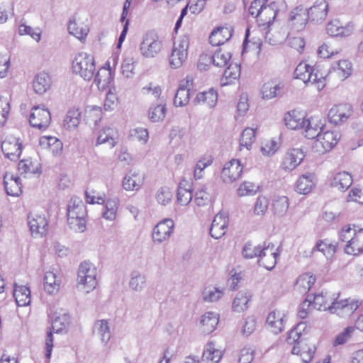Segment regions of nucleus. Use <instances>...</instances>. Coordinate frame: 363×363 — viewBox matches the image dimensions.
I'll list each match as a JSON object with an SVG mask.
<instances>
[{"label":"nucleus","mask_w":363,"mask_h":363,"mask_svg":"<svg viewBox=\"0 0 363 363\" xmlns=\"http://www.w3.org/2000/svg\"><path fill=\"white\" fill-rule=\"evenodd\" d=\"M105 211L103 212L102 216L106 220H113L116 216L118 209V201L116 199H108L106 201Z\"/></svg>","instance_id":"obj_56"},{"label":"nucleus","mask_w":363,"mask_h":363,"mask_svg":"<svg viewBox=\"0 0 363 363\" xmlns=\"http://www.w3.org/2000/svg\"><path fill=\"white\" fill-rule=\"evenodd\" d=\"M67 223L70 228L77 232L86 230V210L83 201L77 197L70 199L67 208Z\"/></svg>","instance_id":"obj_1"},{"label":"nucleus","mask_w":363,"mask_h":363,"mask_svg":"<svg viewBox=\"0 0 363 363\" xmlns=\"http://www.w3.org/2000/svg\"><path fill=\"white\" fill-rule=\"evenodd\" d=\"M155 198L159 203L165 206L171 201L172 193L168 187H161L158 189Z\"/></svg>","instance_id":"obj_64"},{"label":"nucleus","mask_w":363,"mask_h":363,"mask_svg":"<svg viewBox=\"0 0 363 363\" xmlns=\"http://www.w3.org/2000/svg\"><path fill=\"white\" fill-rule=\"evenodd\" d=\"M232 35V28H218L211 33L209 36V42L213 46H218L228 41L231 38Z\"/></svg>","instance_id":"obj_24"},{"label":"nucleus","mask_w":363,"mask_h":363,"mask_svg":"<svg viewBox=\"0 0 363 363\" xmlns=\"http://www.w3.org/2000/svg\"><path fill=\"white\" fill-rule=\"evenodd\" d=\"M218 323V314L214 312H207L202 315L201 324L203 327V332L209 334L212 333Z\"/></svg>","instance_id":"obj_40"},{"label":"nucleus","mask_w":363,"mask_h":363,"mask_svg":"<svg viewBox=\"0 0 363 363\" xmlns=\"http://www.w3.org/2000/svg\"><path fill=\"white\" fill-rule=\"evenodd\" d=\"M303 306H313L314 308L321 311L328 309L329 304L328 303L325 296L323 293L318 294L314 296L308 295L306 300L303 301Z\"/></svg>","instance_id":"obj_43"},{"label":"nucleus","mask_w":363,"mask_h":363,"mask_svg":"<svg viewBox=\"0 0 363 363\" xmlns=\"http://www.w3.org/2000/svg\"><path fill=\"white\" fill-rule=\"evenodd\" d=\"M341 135L338 131H323L314 142L313 149L319 155L324 154L331 150L338 143Z\"/></svg>","instance_id":"obj_6"},{"label":"nucleus","mask_w":363,"mask_h":363,"mask_svg":"<svg viewBox=\"0 0 363 363\" xmlns=\"http://www.w3.org/2000/svg\"><path fill=\"white\" fill-rule=\"evenodd\" d=\"M189 46V38L187 35H182L174 42V47L169 57L170 66L177 69L180 67L186 61Z\"/></svg>","instance_id":"obj_5"},{"label":"nucleus","mask_w":363,"mask_h":363,"mask_svg":"<svg viewBox=\"0 0 363 363\" xmlns=\"http://www.w3.org/2000/svg\"><path fill=\"white\" fill-rule=\"evenodd\" d=\"M21 143L19 139L13 137H7L1 143V150L6 157L11 160H17L21 154Z\"/></svg>","instance_id":"obj_14"},{"label":"nucleus","mask_w":363,"mask_h":363,"mask_svg":"<svg viewBox=\"0 0 363 363\" xmlns=\"http://www.w3.org/2000/svg\"><path fill=\"white\" fill-rule=\"evenodd\" d=\"M228 225V218L223 213L214 217L210 228V234L215 239L220 238L225 233Z\"/></svg>","instance_id":"obj_19"},{"label":"nucleus","mask_w":363,"mask_h":363,"mask_svg":"<svg viewBox=\"0 0 363 363\" xmlns=\"http://www.w3.org/2000/svg\"><path fill=\"white\" fill-rule=\"evenodd\" d=\"M135 60L132 55H125L121 65V73L125 78H132L134 74Z\"/></svg>","instance_id":"obj_52"},{"label":"nucleus","mask_w":363,"mask_h":363,"mask_svg":"<svg viewBox=\"0 0 363 363\" xmlns=\"http://www.w3.org/2000/svg\"><path fill=\"white\" fill-rule=\"evenodd\" d=\"M143 183V174L135 171H130L123 178V187L126 191H138Z\"/></svg>","instance_id":"obj_22"},{"label":"nucleus","mask_w":363,"mask_h":363,"mask_svg":"<svg viewBox=\"0 0 363 363\" xmlns=\"http://www.w3.org/2000/svg\"><path fill=\"white\" fill-rule=\"evenodd\" d=\"M305 119L301 113L295 110L286 113L284 117L286 126L291 130L301 129Z\"/></svg>","instance_id":"obj_25"},{"label":"nucleus","mask_w":363,"mask_h":363,"mask_svg":"<svg viewBox=\"0 0 363 363\" xmlns=\"http://www.w3.org/2000/svg\"><path fill=\"white\" fill-rule=\"evenodd\" d=\"M334 71L337 72L340 77L343 79L347 78L352 73V63L347 60H342L337 62L336 66L333 67Z\"/></svg>","instance_id":"obj_55"},{"label":"nucleus","mask_w":363,"mask_h":363,"mask_svg":"<svg viewBox=\"0 0 363 363\" xmlns=\"http://www.w3.org/2000/svg\"><path fill=\"white\" fill-rule=\"evenodd\" d=\"M337 245L329 242L328 240H319L311 251V255L315 252H322L327 258L332 257L337 251Z\"/></svg>","instance_id":"obj_29"},{"label":"nucleus","mask_w":363,"mask_h":363,"mask_svg":"<svg viewBox=\"0 0 363 363\" xmlns=\"http://www.w3.org/2000/svg\"><path fill=\"white\" fill-rule=\"evenodd\" d=\"M94 82L99 89H104L112 81L111 72L109 69L101 67L94 75Z\"/></svg>","instance_id":"obj_39"},{"label":"nucleus","mask_w":363,"mask_h":363,"mask_svg":"<svg viewBox=\"0 0 363 363\" xmlns=\"http://www.w3.org/2000/svg\"><path fill=\"white\" fill-rule=\"evenodd\" d=\"M81 113L79 109L72 108L67 111L64 119V127L67 130L76 128L80 123Z\"/></svg>","instance_id":"obj_48"},{"label":"nucleus","mask_w":363,"mask_h":363,"mask_svg":"<svg viewBox=\"0 0 363 363\" xmlns=\"http://www.w3.org/2000/svg\"><path fill=\"white\" fill-rule=\"evenodd\" d=\"M315 351L314 345H309L306 340H301L298 342V345H294L291 352L300 356L304 363H308L312 360Z\"/></svg>","instance_id":"obj_21"},{"label":"nucleus","mask_w":363,"mask_h":363,"mask_svg":"<svg viewBox=\"0 0 363 363\" xmlns=\"http://www.w3.org/2000/svg\"><path fill=\"white\" fill-rule=\"evenodd\" d=\"M307 9L303 6H298L294 9L289 14V21L297 30H302L308 21Z\"/></svg>","instance_id":"obj_17"},{"label":"nucleus","mask_w":363,"mask_h":363,"mask_svg":"<svg viewBox=\"0 0 363 363\" xmlns=\"http://www.w3.org/2000/svg\"><path fill=\"white\" fill-rule=\"evenodd\" d=\"M50 121V113L44 106H36L32 108L29 122L33 127L45 130L49 126Z\"/></svg>","instance_id":"obj_9"},{"label":"nucleus","mask_w":363,"mask_h":363,"mask_svg":"<svg viewBox=\"0 0 363 363\" xmlns=\"http://www.w3.org/2000/svg\"><path fill=\"white\" fill-rule=\"evenodd\" d=\"M306 329V323L305 322H300L294 328H292L286 338V341L289 345L294 344L298 345V342L301 340L304 341V333Z\"/></svg>","instance_id":"obj_41"},{"label":"nucleus","mask_w":363,"mask_h":363,"mask_svg":"<svg viewBox=\"0 0 363 363\" xmlns=\"http://www.w3.org/2000/svg\"><path fill=\"white\" fill-rule=\"evenodd\" d=\"M323 125L314 118L305 119L304 125L301 128L303 130L306 138L308 139L318 138L323 130Z\"/></svg>","instance_id":"obj_26"},{"label":"nucleus","mask_w":363,"mask_h":363,"mask_svg":"<svg viewBox=\"0 0 363 363\" xmlns=\"http://www.w3.org/2000/svg\"><path fill=\"white\" fill-rule=\"evenodd\" d=\"M28 223L32 234L44 235L48 231V222L45 217L40 215H29Z\"/></svg>","instance_id":"obj_20"},{"label":"nucleus","mask_w":363,"mask_h":363,"mask_svg":"<svg viewBox=\"0 0 363 363\" xmlns=\"http://www.w3.org/2000/svg\"><path fill=\"white\" fill-rule=\"evenodd\" d=\"M304 157V153L301 149L294 148L288 150L283 159L282 168L288 171L294 169L302 162Z\"/></svg>","instance_id":"obj_16"},{"label":"nucleus","mask_w":363,"mask_h":363,"mask_svg":"<svg viewBox=\"0 0 363 363\" xmlns=\"http://www.w3.org/2000/svg\"><path fill=\"white\" fill-rule=\"evenodd\" d=\"M192 200L191 186L187 181H181L177 189V201L182 206H186Z\"/></svg>","instance_id":"obj_36"},{"label":"nucleus","mask_w":363,"mask_h":363,"mask_svg":"<svg viewBox=\"0 0 363 363\" xmlns=\"http://www.w3.org/2000/svg\"><path fill=\"white\" fill-rule=\"evenodd\" d=\"M190 98V92L185 89H178L174 99V104L177 107L184 106L188 104Z\"/></svg>","instance_id":"obj_62"},{"label":"nucleus","mask_w":363,"mask_h":363,"mask_svg":"<svg viewBox=\"0 0 363 363\" xmlns=\"http://www.w3.org/2000/svg\"><path fill=\"white\" fill-rule=\"evenodd\" d=\"M272 208L274 214L283 216L289 208V200L286 196H278L273 200Z\"/></svg>","instance_id":"obj_53"},{"label":"nucleus","mask_w":363,"mask_h":363,"mask_svg":"<svg viewBox=\"0 0 363 363\" xmlns=\"http://www.w3.org/2000/svg\"><path fill=\"white\" fill-rule=\"evenodd\" d=\"M116 130L111 127H105L101 129L97 137L96 145L108 143L110 147H113L116 143Z\"/></svg>","instance_id":"obj_35"},{"label":"nucleus","mask_w":363,"mask_h":363,"mask_svg":"<svg viewBox=\"0 0 363 363\" xmlns=\"http://www.w3.org/2000/svg\"><path fill=\"white\" fill-rule=\"evenodd\" d=\"M223 295V291L216 287L206 288L203 292V300L207 302L217 301Z\"/></svg>","instance_id":"obj_60"},{"label":"nucleus","mask_w":363,"mask_h":363,"mask_svg":"<svg viewBox=\"0 0 363 363\" xmlns=\"http://www.w3.org/2000/svg\"><path fill=\"white\" fill-rule=\"evenodd\" d=\"M326 30L331 36H348L352 32V27L342 26L339 21L334 20L328 23Z\"/></svg>","instance_id":"obj_31"},{"label":"nucleus","mask_w":363,"mask_h":363,"mask_svg":"<svg viewBox=\"0 0 363 363\" xmlns=\"http://www.w3.org/2000/svg\"><path fill=\"white\" fill-rule=\"evenodd\" d=\"M223 352L216 347L213 342L206 344L203 352L202 359L208 363H218L222 358Z\"/></svg>","instance_id":"obj_30"},{"label":"nucleus","mask_w":363,"mask_h":363,"mask_svg":"<svg viewBox=\"0 0 363 363\" xmlns=\"http://www.w3.org/2000/svg\"><path fill=\"white\" fill-rule=\"evenodd\" d=\"M353 114L352 105L341 104L332 107L328 112L330 121L335 125L345 123Z\"/></svg>","instance_id":"obj_12"},{"label":"nucleus","mask_w":363,"mask_h":363,"mask_svg":"<svg viewBox=\"0 0 363 363\" xmlns=\"http://www.w3.org/2000/svg\"><path fill=\"white\" fill-rule=\"evenodd\" d=\"M251 296V294L247 291L238 292L233 302V310L238 313L246 310Z\"/></svg>","instance_id":"obj_42"},{"label":"nucleus","mask_w":363,"mask_h":363,"mask_svg":"<svg viewBox=\"0 0 363 363\" xmlns=\"http://www.w3.org/2000/svg\"><path fill=\"white\" fill-rule=\"evenodd\" d=\"M315 184L312 174H306L301 176L296 183V191L301 194H307L311 191Z\"/></svg>","instance_id":"obj_27"},{"label":"nucleus","mask_w":363,"mask_h":363,"mask_svg":"<svg viewBox=\"0 0 363 363\" xmlns=\"http://www.w3.org/2000/svg\"><path fill=\"white\" fill-rule=\"evenodd\" d=\"M328 4L325 0H317L314 4L307 9L308 18L315 23H321L327 17Z\"/></svg>","instance_id":"obj_15"},{"label":"nucleus","mask_w":363,"mask_h":363,"mask_svg":"<svg viewBox=\"0 0 363 363\" xmlns=\"http://www.w3.org/2000/svg\"><path fill=\"white\" fill-rule=\"evenodd\" d=\"M266 0H254L249 8L250 14L254 17L257 18V21H259L262 25H264L267 23H270L273 18L269 17V18H263L264 14H270L276 16V12L267 5H265Z\"/></svg>","instance_id":"obj_11"},{"label":"nucleus","mask_w":363,"mask_h":363,"mask_svg":"<svg viewBox=\"0 0 363 363\" xmlns=\"http://www.w3.org/2000/svg\"><path fill=\"white\" fill-rule=\"evenodd\" d=\"M60 280L52 272H47L44 276V289L49 294H54L59 290Z\"/></svg>","instance_id":"obj_46"},{"label":"nucleus","mask_w":363,"mask_h":363,"mask_svg":"<svg viewBox=\"0 0 363 363\" xmlns=\"http://www.w3.org/2000/svg\"><path fill=\"white\" fill-rule=\"evenodd\" d=\"M72 69L74 74L79 75L86 81H90L96 71L93 56L86 52L77 54L72 60Z\"/></svg>","instance_id":"obj_4"},{"label":"nucleus","mask_w":363,"mask_h":363,"mask_svg":"<svg viewBox=\"0 0 363 363\" xmlns=\"http://www.w3.org/2000/svg\"><path fill=\"white\" fill-rule=\"evenodd\" d=\"M97 272L96 267L90 262H82L78 268L77 288L88 294L93 291L96 285Z\"/></svg>","instance_id":"obj_3"},{"label":"nucleus","mask_w":363,"mask_h":363,"mask_svg":"<svg viewBox=\"0 0 363 363\" xmlns=\"http://www.w3.org/2000/svg\"><path fill=\"white\" fill-rule=\"evenodd\" d=\"M94 331L101 337L103 342L107 343L111 338V331L106 320H99L94 323Z\"/></svg>","instance_id":"obj_49"},{"label":"nucleus","mask_w":363,"mask_h":363,"mask_svg":"<svg viewBox=\"0 0 363 363\" xmlns=\"http://www.w3.org/2000/svg\"><path fill=\"white\" fill-rule=\"evenodd\" d=\"M352 181V177L349 172H341L334 176L331 182V185L342 191H345L350 187Z\"/></svg>","instance_id":"obj_32"},{"label":"nucleus","mask_w":363,"mask_h":363,"mask_svg":"<svg viewBox=\"0 0 363 363\" xmlns=\"http://www.w3.org/2000/svg\"><path fill=\"white\" fill-rule=\"evenodd\" d=\"M231 58V53L228 51H225L222 49H218L214 54L210 57L214 65L217 67H224L230 61Z\"/></svg>","instance_id":"obj_54"},{"label":"nucleus","mask_w":363,"mask_h":363,"mask_svg":"<svg viewBox=\"0 0 363 363\" xmlns=\"http://www.w3.org/2000/svg\"><path fill=\"white\" fill-rule=\"evenodd\" d=\"M213 157L210 155H204L199 159L194 169V177L195 179H200L203 177V170L213 163Z\"/></svg>","instance_id":"obj_51"},{"label":"nucleus","mask_w":363,"mask_h":363,"mask_svg":"<svg viewBox=\"0 0 363 363\" xmlns=\"http://www.w3.org/2000/svg\"><path fill=\"white\" fill-rule=\"evenodd\" d=\"M315 281V277L309 274L306 273L300 275L296 280L295 289L301 294L308 292Z\"/></svg>","instance_id":"obj_38"},{"label":"nucleus","mask_w":363,"mask_h":363,"mask_svg":"<svg viewBox=\"0 0 363 363\" xmlns=\"http://www.w3.org/2000/svg\"><path fill=\"white\" fill-rule=\"evenodd\" d=\"M166 108L164 105L158 104L150 108L148 112L149 118L152 122L162 120L165 116Z\"/></svg>","instance_id":"obj_58"},{"label":"nucleus","mask_w":363,"mask_h":363,"mask_svg":"<svg viewBox=\"0 0 363 363\" xmlns=\"http://www.w3.org/2000/svg\"><path fill=\"white\" fill-rule=\"evenodd\" d=\"M67 29L69 34L75 36L79 40L84 39L87 35V29L79 28L74 19L69 20Z\"/></svg>","instance_id":"obj_63"},{"label":"nucleus","mask_w":363,"mask_h":363,"mask_svg":"<svg viewBox=\"0 0 363 363\" xmlns=\"http://www.w3.org/2000/svg\"><path fill=\"white\" fill-rule=\"evenodd\" d=\"M284 84L282 82L269 81L264 83L261 89L262 97L263 99L269 100L283 95Z\"/></svg>","instance_id":"obj_18"},{"label":"nucleus","mask_w":363,"mask_h":363,"mask_svg":"<svg viewBox=\"0 0 363 363\" xmlns=\"http://www.w3.org/2000/svg\"><path fill=\"white\" fill-rule=\"evenodd\" d=\"M262 250V245L253 247L251 243H246L242 250V254L245 259H252L259 257V254Z\"/></svg>","instance_id":"obj_61"},{"label":"nucleus","mask_w":363,"mask_h":363,"mask_svg":"<svg viewBox=\"0 0 363 363\" xmlns=\"http://www.w3.org/2000/svg\"><path fill=\"white\" fill-rule=\"evenodd\" d=\"M354 228L356 226L354 225ZM363 232V228H360L357 230L355 228L353 229V236L348 240V243L345 246V252L348 255H359L363 253V247H359L358 245V239L356 237L357 233Z\"/></svg>","instance_id":"obj_47"},{"label":"nucleus","mask_w":363,"mask_h":363,"mask_svg":"<svg viewBox=\"0 0 363 363\" xmlns=\"http://www.w3.org/2000/svg\"><path fill=\"white\" fill-rule=\"evenodd\" d=\"M162 48V43L155 32L150 31L143 35L140 45L143 56L147 58L154 57L159 54Z\"/></svg>","instance_id":"obj_7"},{"label":"nucleus","mask_w":363,"mask_h":363,"mask_svg":"<svg viewBox=\"0 0 363 363\" xmlns=\"http://www.w3.org/2000/svg\"><path fill=\"white\" fill-rule=\"evenodd\" d=\"M294 75L296 79L302 80L305 84H314L318 91L325 86L327 74L310 67L306 63H299L294 71Z\"/></svg>","instance_id":"obj_2"},{"label":"nucleus","mask_w":363,"mask_h":363,"mask_svg":"<svg viewBox=\"0 0 363 363\" xmlns=\"http://www.w3.org/2000/svg\"><path fill=\"white\" fill-rule=\"evenodd\" d=\"M70 323L69 315L65 312L61 311L55 313L53 315L52 328L55 333H60L65 329Z\"/></svg>","instance_id":"obj_45"},{"label":"nucleus","mask_w":363,"mask_h":363,"mask_svg":"<svg viewBox=\"0 0 363 363\" xmlns=\"http://www.w3.org/2000/svg\"><path fill=\"white\" fill-rule=\"evenodd\" d=\"M174 223L170 218L159 222L153 228L152 238L155 243L160 244L167 241L173 233Z\"/></svg>","instance_id":"obj_8"},{"label":"nucleus","mask_w":363,"mask_h":363,"mask_svg":"<svg viewBox=\"0 0 363 363\" xmlns=\"http://www.w3.org/2000/svg\"><path fill=\"white\" fill-rule=\"evenodd\" d=\"M255 140V129L247 128L242 133L240 145L241 147H245L247 150H250Z\"/></svg>","instance_id":"obj_57"},{"label":"nucleus","mask_w":363,"mask_h":363,"mask_svg":"<svg viewBox=\"0 0 363 363\" xmlns=\"http://www.w3.org/2000/svg\"><path fill=\"white\" fill-rule=\"evenodd\" d=\"M242 165L238 159L226 162L221 171V178L225 183H232L240 179L242 173Z\"/></svg>","instance_id":"obj_13"},{"label":"nucleus","mask_w":363,"mask_h":363,"mask_svg":"<svg viewBox=\"0 0 363 363\" xmlns=\"http://www.w3.org/2000/svg\"><path fill=\"white\" fill-rule=\"evenodd\" d=\"M13 296L18 306H26L30 302V291L26 286L14 284Z\"/></svg>","instance_id":"obj_34"},{"label":"nucleus","mask_w":363,"mask_h":363,"mask_svg":"<svg viewBox=\"0 0 363 363\" xmlns=\"http://www.w3.org/2000/svg\"><path fill=\"white\" fill-rule=\"evenodd\" d=\"M50 84L51 80L48 74L40 72L35 76L33 87L35 93L43 94L49 89Z\"/></svg>","instance_id":"obj_33"},{"label":"nucleus","mask_w":363,"mask_h":363,"mask_svg":"<svg viewBox=\"0 0 363 363\" xmlns=\"http://www.w3.org/2000/svg\"><path fill=\"white\" fill-rule=\"evenodd\" d=\"M217 101V92L214 89H211L208 91L199 93L194 99V103L196 104H203L208 106L209 108H213L216 106Z\"/></svg>","instance_id":"obj_37"},{"label":"nucleus","mask_w":363,"mask_h":363,"mask_svg":"<svg viewBox=\"0 0 363 363\" xmlns=\"http://www.w3.org/2000/svg\"><path fill=\"white\" fill-rule=\"evenodd\" d=\"M240 75V66L237 63H231L224 71L221 79V85L225 86L238 79Z\"/></svg>","instance_id":"obj_44"},{"label":"nucleus","mask_w":363,"mask_h":363,"mask_svg":"<svg viewBox=\"0 0 363 363\" xmlns=\"http://www.w3.org/2000/svg\"><path fill=\"white\" fill-rule=\"evenodd\" d=\"M4 185L8 195L18 196L21 193V180L17 177L6 174L4 178Z\"/></svg>","instance_id":"obj_28"},{"label":"nucleus","mask_w":363,"mask_h":363,"mask_svg":"<svg viewBox=\"0 0 363 363\" xmlns=\"http://www.w3.org/2000/svg\"><path fill=\"white\" fill-rule=\"evenodd\" d=\"M146 282L145 276L138 271H133L130 274L129 286L132 290L141 291L145 287Z\"/></svg>","instance_id":"obj_50"},{"label":"nucleus","mask_w":363,"mask_h":363,"mask_svg":"<svg viewBox=\"0 0 363 363\" xmlns=\"http://www.w3.org/2000/svg\"><path fill=\"white\" fill-rule=\"evenodd\" d=\"M286 320L284 313L279 311H274L269 313L266 322L271 331L274 334H278L283 330L284 323Z\"/></svg>","instance_id":"obj_23"},{"label":"nucleus","mask_w":363,"mask_h":363,"mask_svg":"<svg viewBox=\"0 0 363 363\" xmlns=\"http://www.w3.org/2000/svg\"><path fill=\"white\" fill-rule=\"evenodd\" d=\"M18 33L21 35H28L36 42H39L41 38V31L40 28H33L32 27L22 23L18 27Z\"/></svg>","instance_id":"obj_59"},{"label":"nucleus","mask_w":363,"mask_h":363,"mask_svg":"<svg viewBox=\"0 0 363 363\" xmlns=\"http://www.w3.org/2000/svg\"><path fill=\"white\" fill-rule=\"evenodd\" d=\"M275 245L272 242L267 243L266 242L262 245V250L259 254L258 264L262 266L267 270H272L274 268L277 258L279 254L275 251Z\"/></svg>","instance_id":"obj_10"}]
</instances>
